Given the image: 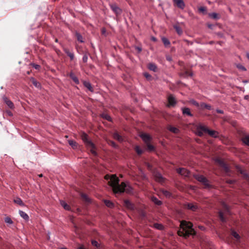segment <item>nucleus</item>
Segmentation results:
<instances>
[{
  "label": "nucleus",
  "mask_w": 249,
  "mask_h": 249,
  "mask_svg": "<svg viewBox=\"0 0 249 249\" xmlns=\"http://www.w3.org/2000/svg\"><path fill=\"white\" fill-rule=\"evenodd\" d=\"M219 218H220V220L222 222H226V219L225 217L224 216L223 213L222 211H219Z\"/></svg>",
  "instance_id": "obj_36"
},
{
  "label": "nucleus",
  "mask_w": 249,
  "mask_h": 249,
  "mask_svg": "<svg viewBox=\"0 0 249 249\" xmlns=\"http://www.w3.org/2000/svg\"><path fill=\"white\" fill-rule=\"evenodd\" d=\"M237 171L240 172V174H242L244 177L247 178L248 177V175L242 169V168L240 166L236 167Z\"/></svg>",
  "instance_id": "obj_32"
},
{
  "label": "nucleus",
  "mask_w": 249,
  "mask_h": 249,
  "mask_svg": "<svg viewBox=\"0 0 249 249\" xmlns=\"http://www.w3.org/2000/svg\"><path fill=\"white\" fill-rule=\"evenodd\" d=\"M198 10L199 12L204 13L206 12V8L205 7H200L199 8Z\"/></svg>",
  "instance_id": "obj_53"
},
{
  "label": "nucleus",
  "mask_w": 249,
  "mask_h": 249,
  "mask_svg": "<svg viewBox=\"0 0 249 249\" xmlns=\"http://www.w3.org/2000/svg\"><path fill=\"white\" fill-rule=\"evenodd\" d=\"M102 117L108 121H111V117L107 114H103Z\"/></svg>",
  "instance_id": "obj_41"
},
{
  "label": "nucleus",
  "mask_w": 249,
  "mask_h": 249,
  "mask_svg": "<svg viewBox=\"0 0 249 249\" xmlns=\"http://www.w3.org/2000/svg\"><path fill=\"white\" fill-rule=\"evenodd\" d=\"M32 66L36 69L38 70L40 68V66L39 65L36 64H32Z\"/></svg>",
  "instance_id": "obj_55"
},
{
  "label": "nucleus",
  "mask_w": 249,
  "mask_h": 249,
  "mask_svg": "<svg viewBox=\"0 0 249 249\" xmlns=\"http://www.w3.org/2000/svg\"><path fill=\"white\" fill-rule=\"evenodd\" d=\"M201 126H203L202 125H200L199 126H197V130H196V134L198 136H203V130H201V129H200V127Z\"/></svg>",
  "instance_id": "obj_34"
},
{
  "label": "nucleus",
  "mask_w": 249,
  "mask_h": 249,
  "mask_svg": "<svg viewBox=\"0 0 249 249\" xmlns=\"http://www.w3.org/2000/svg\"><path fill=\"white\" fill-rule=\"evenodd\" d=\"M193 226L191 222L182 220L180 224V229L178 231V235L186 238L193 234L194 232Z\"/></svg>",
  "instance_id": "obj_2"
},
{
  "label": "nucleus",
  "mask_w": 249,
  "mask_h": 249,
  "mask_svg": "<svg viewBox=\"0 0 249 249\" xmlns=\"http://www.w3.org/2000/svg\"><path fill=\"white\" fill-rule=\"evenodd\" d=\"M183 41L185 42H186L188 44H190L191 45L193 44V42H190L189 40L187 39H184Z\"/></svg>",
  "instance_id": "obj_61"
},
{
  "label": "nucleus",
  "mask_w": 249,
  "mask_h": 249,
  "mask_svg": "<svg viewBox=\"0 0 249 249\" xmlns=\"http://www.w3.org/2000/svg\"><path fill=\"white\" fill-rule=\"evenodd\" d=\"M19 213L21 217H22L26 221H28L29 219V217L28 214L22 211H19Z\"/></svg>",
  "instance_id": "obj_19"
},
{
  "label": "nucleus",
  "mask_w": 249,
  "mask_h": 249,
  "mask_svg": "<svg viewBox=\"0 0 249 249\" xmlns=\"http://www.w3.org/2000/svg\"><path fill=\"white\" fill-rule=\"evenodd\" d=\"M141 137L145 143L149 142L151 139L150 136L148 134L145 133L141 134Z\"/></svg>",
  "instance_id": "obj_14"
},
{
  "label": "nucleus",
  "mask_w": 249,
  "mask_h": 249,
  "mask_svg": "<svg viewBox=\"0 0 249 249\" xmlns=\"http://www.w3.org/2000/svg\"><path fill=\"white\" fill-rule=\"evenodd\" d=\"M224 207L225 208V212L227 213H229L230 212V211H229V208H228V206L224 204Z\"/></svg>",
  "instance_id": "obj_58"
},
{
  "label": "nucleus",
  "mask_w": 249,
  "mask_h": 249,
  "mask_svg": "<svg viewBox=\"0 0 249 249\" xmlns=\"http://www.w3.org/2000/svg\"><path fill=\"white\" fill-rule=\"evenodd\" d=\"M195 178L198 181L202 182L205 186L207 187L209 186L208 179L203 176L200 175H196Z\"/></svg>",
  "instance_id": "obj_6"
},
{
  "label": "nucleus",
  "mask_w": 249,
  "mask_h": 249,
  "mask_svg": "<svg viewBox=\"0 0 249 249\" xmlns=\"http://www.w3.org/2000/svg\"><path fill=\"white\" fill-rule=\"evenodd\" d=\"M88 56L87 54H85L83 55L82 58V60L84 63H86L88 61Z\"/></svg>",
  "instance_id": "obj_52"
},
{
  "label": "nucleus",
  "mask_w": 249,
  "mask_h": 249,
  "mask_svg": "<svg viewBox=\"0 0 249 249\" xmlns=\"http://www.w3.org/2000/svg\"><path fill=\"white\" fill-rule=\"evenodd\" d=\"M81 197L83 199V200L86 201V202H90V199H89V198L88 196L85 194H82L81 195Z\"/></svg>",
  "instance_id": "obj_35"
},
{
  "label": "nucleus",
  "mask_w": 249,
  "mask_h": 249,
  "mask_svg": "<svg viewBox=\"0 0 249 249\" xmlns=\"http://www.w3.org/2000/svg\"><path fill=\"white\" fill-rule=\"evenodd\" d=\"M200 107L201 108H205L208 110H211L212 109V106L209 104H207L204 102H202L200 104Z\"/></svg>",
  "instance_id": "obj_21"
},
{
  "label": "nucleus",
  "mask_w": 249,
  "mask_h": 249,
  "mask_svg": "<svg viewBox=\"0 0 249 249\" xmlns=\"http://www.w3.org/2000/svg\"><path fill=\"white\" fill-rule=\"evenodd\" d=\"M71 78L74 82V83L76 84H79V81L78 78L75 76V75L72 72H71L69 74Z\"/></svg>",
  "instance_id": "obj_18"
},
{
  "label": "nucleus",
  "mask_w": 249,
  "mask_h": 249,
  "mask_svg": "<svg viewBox=\"0 0 249 249\" xmlns=\"http://www.w3.org/2000/svg\"><path fill=\"white\" fill-rule=\"evenodd\" d=\"M69 144L72 147L73 149H76L78 146V143L73 140H69L68 141Z\"/></svg>",
  "instance_id": "obj_24"
},
{
  "label": "nucleus",
  "mask_w": 249,
  "mask_h": 249,
  "mask_svg": "<svg viewBox=\"0 0 249 249\" xmlns=\"http://www.w3.org/2000/svg\"><path fill=\"white\" fill-rule=\"evenodd\" d=\"M151 40L154 41H157V38L154 36H152L151 37Z\"/></svg>",
  "instance_id": "obj_64"
},
{
  "label": "nucleus",
  "mask_w": 249,
  "mask_h": 249,
  "mask_svg": "<svg viewBox=\"0 0 249 249\" xmlns=\"http://www.w3.org/2000/svg\"><path fill=\"white\" fill-rule=\"evenodd\" d=\"M221 167L224 169L226 172L228 173L229 172V168L225 163L223 164Z\"/></svg>",
  "instance_id": "obj_47"
},
{
  "label": "nucleus",
  "mask_w": 249,
  "mask_h": 249,
  "mask_svg": "<svg viewBox=\"0 0 249 249\" xmlns=\"http://www.w3.org/2000/svg\"><path fill=\"white\" fill-rule=\"evenodd\" d=\"M135 49L138 51L139 53H141L142 51V48L139 46H135Z\"/></svg>",
  "instance_id": "obj_56"
},
{
  "label": "nucleus",
  "mask_w": 249,
  "mask_h": 249,
  "mask_svg": "<svg viewBox=\"0 0 249 249\" xmlns=\"http://www.w3.org/2000/svg\"><path fill=\"white\" fill-rule=\"evenodd\" d=\"M143 75L147 79H150L151 78V75L147 72L144 73Z\"/></svg>",
  "instance_id": "obj_54"
},
{
  "label": "nucleus",
  "mask_w": 249,
  "mask_h": 249,
  "mask_svg": "<svg viewBox=\"0 0 249 249\" xmlns=\"http://www.w3.org/2000/svg\"><path fill=\"white\" fill-rule=\"evenodd\" d=\"M168 129L170 131H171L175 134H178L179 131V130L178 128H177L176 127L172 126L171 125H169L168 126Z\"/></svg>",
  "instance_id": "obj_20"
},
{
  "label": "nucleus",
  "mask_w": 249,
  "mask_h": 249,
  "mask_svg": "<svg viewBox=\"0 0 249 249\" xmlns=\"http://www.w3.org/2000/svg\"><path fill=\"white\" fill-rule=\"evenodd\" d=\"M155 179L156 181L160 182L163 181V178L160 173H157L155 175Z\"/></svg>",
  "instance_id": "obj_27"
},
{
  "label": "nucleus",
  "mask_w": 249,
  "mask_h": 249,
  "mask_svg": "<svg viewBox=\"0 0 249 249\" xmlns=\"http://www.w3.org/2000/svg\"><path fill=\"white\" fill-rule=\"evenodd\" d=\"M216 162L217 163H218L221 166H222V165L225 163L224 161H223L222 160H220V159H216Z\"/></svg>",
  "instance_id": "obj_50"
},
{
  "label": "nucleus",
  "mask_w": 249,
  "mask_h": 249,
  "mask_svg": "<svg viewBox=\"0 0 249 249\" xmlns=\"http://www.w3.org/2000/svg\"><path fill=\"white\" fill-rule=\"evenodd\" d=\"M124 206L129 210H133L135 209L134 205L131 203L129 200H124Z\"/></svg>",
  "instance_id": "obj_10"
},
{
  "label": "nucleus",
  "mask_w": 249,
  "mask_h": 249,
  "mask_svg": "<svg viewBox=\"0 0 249 249\" xmlns=\"http://www.w3.org/2000/svg\"><path fill=\"white\" fill-rule=\"evenodd\" d=\"M226 182L230 184H232L235 182V180L232 179H227L226 180Z\"/></svg>",
  "instance_id": "obj_57"
},
{
  "label": "nucleus",
  "mask_w": 249,
  "mask_h": 249,
  "mask_svg": "<svg viewBox=\"0 0 249 249\" xmlns=\"http://www.w3.org/2000/svg\"><path fill=\"white\" fill-rule=\"evenodd\" d=\"M185 206L189 210H190L192 211H196L198 209V206L196 205H195L193 203H188L185 204Z\"/></svg>",
  "instance_id": "obj_11"
},
{
  "label": "nucleus",
  "mask_w": 249,
  "mask_h": 249,
  "mask_svg": "<svg viewBox=\"0 0 249 249\" xmlns=\"http://www.w3.org/2000/svg\"><path fill=\"white\" fill-rule=\"evenodd\" d=\"M151 200L155 204L160 206L162 204V202L159 200L156 197L152 196L151 197Z\"/></svg>",
  "instance_id": "obj_25"
},
{
  "label": "nucleus",
  "mask_w": 249,
  "mask_h": 249,
  "mask_svg": "<svg viewBox=\"0 0 249 249\" xmlns=\"http://www.w3.org/2000/svg\"><path fill=\"white\" fill-rule=\"evenodd\" d=\"M84 86L87 88L91 92L93 91V89L91 86L90 83L89 81H84L83 82Z\"/></svg>",
  "instance_id": "obj_16"
},
{
  "label": "nucleus",
  "mask_w": 249,
  "mask_h": 249,
  "mask_svg": "<svg viewBox=\"0 0 249 249\" xmlns=\"http://www.w3.org/2000/svg\"><path fill=\"white\" fill-rule=\"evenodd\" d=\"M181 110L183 114L187 115L190 117H192L193 116L190 111V109L188 107H182Z\"/></svg>",
  "instance_id": "obj_15"
},
{
  "label": "nucleus",
  "mask_w": 249,
  "mask_h": 249,
  "mask_svg": "<svg viewBox=\"0 0 249 249\" xmlns=\"http://www.w3.org/2000/svg\"><path fill=\"white\" fill-rule=\"evenodd\" d=\"M161 40L162 42L163 43L165 46H168L170 44V41L165 37H162L161 38Z\"/></svg>",
  "instance_id": "obj_31"
},
{
  "label": "nucleus",
  "mask_w": 249,
  "mask_h": 249,
  "mask_svg": "<svg viewBox=\"0 0 249 249\" xmlns=\"http://www.w3.org/2000/svg\"><path fill=\"white\" fill-rule=\"evenodd\" d=\"M232 235L236 239L239 240L240 238V236L239 234L236 231H231Z\"/></svg>",
  "instance_id": "obj_39"
},
{
  "label": "nucleus",
  "mask_w": 249,
  "mask_h": 249,
  "mask_svg": "<svg viewBox=\"0 0 249 249\" xmlns=\"http://www.w3.org/2000/svg\"><path fill=\"white\" fill-rule=\"evenodd\" d=\"M154 227L159 230H162L163 229V226L161 224L155 223L154 225Z\"/></svg>",
  "instance_id": "obj_46"
},
{
  "label": "nucleus",
  "mask_w": 249,
  "mask_h": 249,
  "mask_svg": "<svg viewBox=\"0 0 249 249\" xmlns=\"http://www.w3.org/2000/svg\"><path fill=\"white\" fill-rule=\"evenodd\" d=\"M243 142L248 146H249V136H246L242 138Z\"/></svg>",
  "instance_id": "obj_38"
},
{
  "label": "nucleus",
  "mask_w": 249,
  "mask_h": 249,
  "mask_svg": "<svg viewBox=\"0 0 249 249\" xmlns=\"http://www.w3.org/2000/svg\"><path fill=\"white\" fill-rule=\"evenodd\" d=\"M31 80H32L33 84L35 86H36V87H39V86H40L39 83L38 82H37V81L36 80H35V79L33 78H32Z\"/></svg>",
  "instance_id": "obj_43"
},
{
  "label": "nucleus",
  "mask_w": 249,
  "mask_h": 249,
  "mask_svg": "<svg viewBox=\"0 0 249 249\" xmlns=\"http://www.w3.org/2000/svg\"><path fill=\"white\" fill-rule=\"evenodd\" d=\"M161 192H162V194L164 196H165L166 197L169 198L172 196L171 193L169 191H168L167 190H161Z\"/></svg>",
  "instance_id": "obj_33"
},
{
  "label": "nucleus",
  "mask_w": 249,
  "mask_h": 249,
  "mask_svg": "<svg viewBox=\"0 0 249 249\" xmlns=\"http://www.w3.org/2000/svg\"><path fill=\"white\" fill-rule=\"evenodd\" d=\"M238 68L239 69L242 70L243 71H246V69L244 66H240Z\"/></svg>",
  "instance_id": "obj_63"
},
{
  "label": "nucleus",
  "mask_w": 249,
  "mask_h": 249,
  "mask_svg": "<svg viewBox=\"0 0 249 249\" xmlns=\"http://www.w3.org/2000/svg\"><path fill=\"white\" fill-rule=\"evenodd\" d=\"M105 205L108 208H112L114 207V204L112 202L109 200H104Z\"/></svg>",
  "instance_id": "obj_30"
},
{
  "label": "nucleus",
  "mask_w": 249,
  "mask_h": 249,
  "mask_svg": "<svg viewBox=\"0 0 249 249\" xmlns=\"http://www.w3.org/2000/svg\"><path fill=\"white\" fill-rule=\"evenodd\" d=\"M106 180H109V185L112 187L113 191L115 194L122 193L126 192L127 194L132 193V188L126 183L123 182L119 184V179L115 175L110 176L107 175L105 176Z\"/></svg>",
  "instance_id": "obj_1"
},
{
  "label": "nucleus",
  "mask_w": 249,
  "mask_h": 249,
  "mask_svg": "<svg viewBox=\"0 0 249 249\" xmlns=\"http://www.w3.org/2000/svg\"><path fill=\"white\" fill-rule=\"evenodd\" d=\"M109 5L111 9L116 15H120L122 13V9L118 6L116 3H109Z\"/></svg>",
  "instance_id": "obj_5"
},
{
  "label": "nucleus",
  "mask_w": 249,
  "mask_h": 249,
  "mask_svg": "<svg viewBox=\"0 0 249 249\" xmlns=\"http://www.w3.org/2000/svg\"><path fill=\"white\" fill-rule=\"evenodd\" d=\"M168 107H174L177 104V101L175 98L173 96V95L170 94L168 96Z\"/></svg>",
  "instance_id": "obj_7"
},
{
  "label": "nucleus",
  "mask_w": 249,
  "mask_h": 249,
  "mask_svg": "<svg viewBox=\"0 0 249 249\" xmlns=\"http://www.w3.org/2000/svg\"><path fill=\"white\" fill-rule=\"evenodd\" d=\"M148 69L153 71H156L157 70V66L153 63H149L148 65Z\"/></svg>",
  "instance_id": "obj_26"
},
{
  "label": "nucleus",
  "mask_w": 249,
  "mask_h": 249,
  "mask_svg": "<svg viewBox=\"0 0 249 249\" xmlns=\"http://www.w3.org/2000/svg\"><path fill=\"white\" fill-rule=\"evenodd\" d=\"M75 35L78 41L80 43H83L84 42L82 36L79 32H76Z\"/></svg>",
  "instance_id": "obj_22"
},
{
  "label": "nucleus",
  "mask_w": 249,
  "mask_h": 249,
  "mask_svg": "<svg viewBox=\"0 0 249 249\" xmlns=\"http://www.w3.org/2000/svg\"><path fill=\"white\" fill-rule=\"evenodd\" d=\"M216 162L217 163H218L221 166H222V165L225 163L224 161H223L222 160H220V159H216Z\"/></svg>",
  "instance_id": "obj_49"
},
{
  "label": "nucleus",
  "mask_w": 249,
  "mask_h": 249,
  "mask_svg": "<svg viewBox=\"0 0 249 249\" xmlns=\"http://www.w3.org/2000/svg\"><path fill=\"white\" fill-rule=\"evenodd\" d=\"M4 221L7 224H12L13 223V221L11 219V218L9 217H6L4 219Z\"/></svg>",
  "instance_id": "obj_40"
},
{
  "label": "nucleus",
  "mask_w": 249,
  "mask_h": 249,
  "mask_svg": "<svg viewBox=\"0 0 249 249\" xmlns=\"http://www.w3.org/2000/svg\"><path fill=\"white\" fill-rule=\"evenodd\" d=\"M60 204L62 205V206L64 208V209H65L66 210H68V211L71 210L70 206L69 205H68L64 201L61 200Z\"/></svg>",
  "instance_id": "obj_28"
},
{
  "label": "nucleus",
  "mask_w": 249,
  "mask_h": 249,
  "mask_svg": "<svg viewBox=\"0 0 249 249\" xmlns=\"http://www.w3.org/2000/svg\"><path fill=\"white\" fill-rule=\"evenodd\" d=\"M173 27L178 35L180 36L182 34L183 31L181 28L178 24L174 25Z\"/></svg>",
  "instance_id": "obj_17"
},
{
  "label": "nucleus",
  "mask_w": 249,
  "mask_h": 249,
  "mask_svg": "<svg viewBox=\"0 0 249 249\" xmlns=\"http://www.w3.org/2000/svg\"><path fill=\"white\" fill-rule=\"evenodd\" d=\"M216 162L217 163H218L221 166H222V165L225 163L224 161H223L222 160H220V159H216Z\"/></svg>",
  "instance_id": "obj_51"
},
{
  "label": "nucleus",
  "mask_w": 249,
  "mask_h": 249,
  "mask_svg": "<svg viewBox=\"0 0 249 249\" xmlns=\"http://www.w3.org/2000/svg\"><path fill=\"white\" fill-rule=\"evenodd\" d=\"M216 35L218 36H219L220 37H223V35L222 33H217Z\"/></svg>",
  "instance_id": "obj_62"
},
{
  "label": "nucleus",
  "mask_w": 249,
  "mask_h": 249,
  "mask_svg": "<svg viewBox=\"0 0 249 249\" xmlns=\"http://www.w3.org/2000/svg\"><path fill=\"white\" fill-rule=\"evenodd\" d=\"M64 52L67 54V55L70 57L71 60H73L74 58V54L72 51H70L68 48H64Z\"/></svg>",
  "instance_id": "obj_12"
},
{
  "label": "nucleus",
  "mask_w": 249,
  "mask_h": 249,
  "mask_svg": "<svg viewBox=\"0 0 249 249\" xmlns=\"http://www.w3.org/2000/svg\"><path fill=\"white\" fill-rule=\"evenodd\" d=\"M190 102L191 104H192L193 105L195 106L196 107H198L200 106L199 103L195 100H191Z\"/></svg>",
  "instance_id": "obj_48"
},
{
  "label": "nucleus",
  "mask_w": 249,
  "mask_h": 249,
  "mask_svg": "<svg viewBox=\"0 0 249 249\" xmlns=\"http://www.w3.org/2000/svg\"><path fill=\"white\" fill-rule=\"evenodd\" d=\"M177 172L178 173L184 177H188L190 174V172L184 168H179L177 169Z\"/></svg>",
  "instance_id": "obj_8"
},
{
  "label": "nucleus",
  "mask_w": 249,
  "mask_h": 249,
  "mask_svg": "<svg viewBox=\"0 0 249 249\" xmlns=\"http://www.w3.org/2000/svg\"><path fill=\"white\" fill-rule=\"evenodd\" d=\"M14 201L15 203L21 206H24L25 205L21 199L19 197H17L14 199Z\"/></svg>",
  "instance_id": "obj_29"
},
{
  "label": "nucleus",
  "mask_w": 249,
  "mask_h": 249,
  "mask_svg": "<svg viewBox=\"0 0 249 249\" xmlns=\"http://www.w3.org/2000/svg\"><path fill=\"white\" fill-rule=\"evenodd\" d=\"M173 1L179 8L183 9L185 8V4L183 0H173Z\"/></svg>",
  "instance_id": "obj_9"
},
{
  "label": "nucleus",
  "mask_w": 249,
  "mask_h": 249,
  "mask_svg": "<svg viewBox=\"0 0 249 249\" xmlns=\"http://www.w3.org/2000/svg\"><path fill=\"white\" fill-rule=\"evenodd\" d=\"M135 150L138 155H141L142 153V150L139 146H136L135 148Z\"/></svg>",
  "instance_id": "obj_42"
},
{
  "label": "nucleus",
  "mask_w": 249,
  "mask_h": 249,
  "mask_svg": "<svg viewBox=\"0 0 249 249\" xmlns=\"http://www.w3.org/2000/svg\"><path fill=\"white\" fill-rule=\"evenodd\" d=\"M3 100L9 108H13L14 107V104L7 97L4 96L3 97Z\"/></svg>",
  "instance_id": "obj_13"
},
{
  "label": "nucleus",
  "mask_w": 249,
  "mask_h": 249,
  "mask_svg": "<svg viewBox=\"0 0 249 249\" xmlns=\"http://www.w3.org/2000/svg\"><path fill=\"white\" fill-rule=\"evenodd\" d=\"M209 17L212 18L217 19L219 18V17L218 14L216 13H211L209 14Z\"/></svg>",
  "instance_id": "obj_37"
},
{
  "label": "nucleus",
  "mask_w": 249,
  "mask_h": 249,
  "mask_svg": "<svg viewBox=\"0 0 249 249\" xmlns=\"http://www.w3.org/2000/svg\"><path fill=\"white\" fill-rule=\"evenodd\" d=\"M110 144L112 146H113V147H116L117 146V145L115 143V142H113V141H111L110 142Z\"/></svg>",
  "instance_id": "obj_60"
},
{
  "label": "nucleus",
  "mask_w": 249,
  "mask_h": 249,
  "mask_svg": "<svg viewBox=\"0 0 249 249\" xmlns=\"http://www.w3.org/2000/svg\"><path fill=\"white\" fill-rule=\"evenodd\" d=\"M216 111L218 113H220V114H224V111H223L222 110H221V109H216Z\"/></svg>",
  "instance_id": "obj_59"
},
{
  "label": "nucleus",
  "mask_w": 249,
  "mask_h": 249,
  "mask_svg": "<svg viewBox=\"0 0 249 249\" xmlns=\"http://www.w3.org/2000/svg\"><path fill=\"white\" fill-rule=\"evenodd\" d=\"M203 130L204 132H207L210 136L213 138H217L218 137V133L215 130H210L205 126H201L199 128Z\"/></svg>",
  "instance_id": "obj_4"
},
{
  "label": "nucleus",
  "mask_w": 249,
  "mask_h": 249,
  "mask_svg": "<svg viewBox=\"0 0 249 249\" xmlns=\"http://www.w3.org/2000/svg\"><path fill=\"white\" fill-rule=\"evenodd\" d=\"M113 138L115 140H117L119 142H122L123 141V139L122 136L119 134L117 132L114 133L113 135Z\"/></svg>",
  "instance_id": "obj_23"
},
{
  "label": "nucleus",
  "mask_w": 249,
  "mask_h": 249,
  "mask_svg": "<svg viewBox=\"0 0 249 249\" xmlns=\"http://www.w3.org/2000/svg\"><path fill=\"white\" fill-rule=\"evenodd\" d=\"M147 147V149L150 151H152L154 150V147L149 143V142L146 143Z\"/></svg>",
  "instance_id": "obj_44"
},
{
  "label": "nucleus",
  "mask_w": 249,
  "mask_h": 249,
  "mask_svg": "<svg viewBox=\"0 0 249 249\" xmlns=\"http://www.w3.org/2000/svg\"><path fill=\"white\" fill-rule=\"evenodd\" d=\"M81 138L84 142L86 146L90 149V152L94 155L96 153L94 150L95 145L89 138V136L85 132H82L81 134Z\"/></svg>",
  "instance_id": "obj_3"
},
{
  "label": "nucleus",
  "mask_w": 249,
  "mask_h": 249,
  "mask_svg": "<svg viewBox=\"0 0 249 249\" xmlns=\"http://www.w3.org/2000/svg\"><path fill=\"white\" fill-rule=\"evenodd\" d=\"M91 244L93 246L96 247L97 248H99L100 247V245L95 240H92L91 241Z\"/></svg>",
  "instance_id": "obj_45"
}]
</instances>
